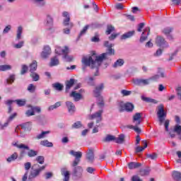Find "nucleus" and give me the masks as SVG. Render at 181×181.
I'll return each mask as SVG.
<instances>
[{"instance_id": "obj_13", "label": "nucleus", "mask_w": 181, "mask_h": 181, "mask_svg": "<svg viewBox=\"0 0 181 181\" xmlns=\"http://www.w3.org/2000/svg\"><path fill=\"white\" fill-rule=\"evenodd\" d=\"M52 54V49L48 45L44 47V49L41 53L42 59H47Z\"/></svg>"}, {"instance_id": "obj_57", "label": "nucleus", "mask_w": 181, "mask_h": 181, "mask_svg": "<svg viewBox=\"0 0 181 181\" xmlns=\"http://www.w3.org/2000/svg\"><path fill=\"white\" fill-rule=\"evenodd\" d=\"M16 112L11 115L7 119L8 122H11V121H13V119L16 117Z\"/></svg>"}, {"instance_id": "obj_51", "label": "nucleus", "mask_w": 181, "mask_h": 181, "mask_svg": "<svg viewBox=\"0 0 181 181\" xmlns=\"http://www.w3.org/2000/svg\"><path fill=\"white\" fill-rule=\"evenodd\" d=\"M15 81V75H11L9 78L7 79L8 84H12Z\"/></svg>"}, {"instance_id": "obj_64", "label": "nucleus", "mask_w": 181, "mask_h": 181, "mask_svg": "<svg viewBox=\"0 0 181 181\" xmlns=\"http://www.w3.org/2000/svg\"><path fill=\"white\" fill-rule=\"evenodd\" d=\"M132 181H142V180L138 175H134L132 177Z\"/></svg>"}, {"instance_id": "obj_47", "label": "nucleus", "mask_w": 181, "mask_h": 181, "mask_svg": "<svg viewBox=\"0 0 181 181\" xmlns=\"http://www.w3.org/2000/svg\"><path fill=\"white\" fill-rule=\"evenodd\" d=\"M63 59H64L66 62H72L73 56H69V54H64Z\"/></svg>"}, {"instance_id": "obj_7", "label": "nucleus", "mask_w": 181, "mask_h": 181, "mask_svg": "<svg viewBox=\"0 0 181 181\" xmlns=\"http://www.w3.org/2000/svg\"><path fill=\"white\" fill-rule=\"evenodd\" d=\"M118 110L119 112H124V111H127V112H132L134 111V104L131 103H124V102H119L117 103Z\"/></svg>"}, {"instance_id": "obj_60", "label": "nucleus", "mask_w": 181, "mask_h": 181, "mask_svg": "<svg viewBox=\"0 0 181 181\" xmlns=\"http://www.w3.org/2000/svg\"><path fill=\"white\" fill-rule=\"evenodd\" d=\"M28 71V66L26 65H22V69H21V74H25Z\"/></svg>"}, {"instance_id": "obj_1", "label": "nucleus", "mask_w": 181, "mask_h": 181, "mask_svg": "<svg viewBox=\"0 0 181 181\" xmlns=\"http://www.w3.org/2000/svg\"><path fill=\"white\" fill-rule=\"evenodd\" d=\"M105 46L108 48V52L103 53L99 56L93 54L92 56H85L82 58V63L84 66L90 67L91 69L97 68L96 71H98V67L101 66L103 60L108 56V54H112V44H110L108 41L105 42Z\"/></svg>"}, {"instance_id": "obj_27", "label": "nucleus", "mask_w": 181, "mask_h": 181, "mask_svg": "<svg viewBox=\"0 0 181 181\" xmlns=\"http://www.w3.org/2000/svg\"><path fill=\"white\" fill-rule=\"evenodd\" d=\"M37 69V62L33 61V63L30 64V73H35Z\"/></svg>"}, {"instance_id": "obj_26", "label": "nucleus", "mask_w": 181, "mask_h": 181, "mask_svg": "<svg viewBox=\"0 0 181 181\" xmlns=\"http://www.w3.org/2000/svg\"><path fill=\"white\" fill-rule=\"evenodd\" d=\"M74 86V79H70L66 83V92L69 93V90L71 88Z\"/></svg>"}, {"instance_id": "obj_25", "label": "nucleus", "mask_w": 181, "mask_h": 181, "mask_svg": "<svg viewBox=\"0 0 181 181\" xmlns=\"http://www.w3.org/2000/svg\"><path fill=\"white\" fill-rule=\"evenodd\" d=\"M70 155L75 157V159H81V156H83V153L81 151H74V150H71L69 152Z\"/></svg>"}, {"instance_id": "obj_31", "label": "nucleus", "mask_w": 181, "mask_h": 181, "mask_svg": "<svg viewBox=\"0 0 181 181\" xmlns=\"http://www.w3.org/2000/svg\"><path fill=\"white\" fill-rule=\"evenodd\" d=\"M57 64H59V58H57V57H54L51 59L49 66L53 67L54 66H57Z\"/></svg>"}, {"instance_id": "obj_41", "label": "nucleus", "mask_w": 181, "mask_h": 181, "mask_svg": "<svg viewBox=\"0 0 181 181\" xmlns=\"http://www.w3.org/2000/svg\"><path fill=\"white\" fill-rule=\"evenodd\" d=\"M48 134H50V132L46 131L42 132L41 134L37 135V139H42V138H46V135H48Z\"/></svg>"}, {"instance_id": "obj_19", "label": "nucleus", "mask_w": 181, "mask_h": 181, "mask_svg": "<svg viewBox=\"0 0 181 181\" xmlns=\"http://www.w3.org/2000/svg\"><path fill=\"white\" fill-rule=\"evenodd\" d=\"M135 35V30L129 31L123 34L120 39L121 40H125L127 39H129V37H132Z\"/></svg>"}, {"instance_id": "obj_38", "label": "nucleus", "mask_w": 181, "mask_h": 181, "mask_svg": "<svg viewBox=\"0 0 181 181\" xmlns=\"http://www.w3.org/2000/svg\"><path fill=\"white\" fill-rule=\"evenodd\" d=\"M146 156L148 159H151V160H155V159H157V158H158V153H149V154L147 153L146 155Z\"/></svg>"}, {"instance_id": "obj_40", "label": "nucleus", "mask_w": 181, "mask_h": 181, "mask_svg": "<svg viewBox=\"0 0 181 181\" xmlns=\"http://www.w3.org/2000/svg\"><path fill=\"white\" fill-rule=\"evenodd\" d=\"M150 172H151V170L149 168L141 169L140 170V175L141 176H148Z\"/></svg>"}, {"instance_id": "obj_17", "label": "nucleus", "mask_w": 181, "mask_h": 181, "mask_svg": "<svg viewBox=\"0 0 181 181\" xmlns=\"http://www.w3.org/2000/svg\"><path fill=\"white\" fill-rule=\"evenodd\" d=\"M66 105L67 107L69 114H74V112H76V106L72 102L66 101Z\"/></svg>"}, {"instance_id": "obj_30", "label": "nucleus", "mask_w": 181, "mask_h": 181, "mask_svg": "<svg viewBox=\"0 0 181 181\" xmlns=\"http://www.w3.org/2000/svg\"><path fill=\"white\" fill-rule=\"evenodd\" d=\"M42 146H46L47 148H53V143L48 141L47 140H42L40 141Z\"/></svg>"}, {"instance_id": "obj_46", "label": "nucleus", "mask_w": 181, "mask_h": 181, "mask_svg": "<svg viewBox=\"0 0 181 181\" xmlns=\"http://www.w3.org/2000/svg\"><path fill=\"white\" fill-rule=\"evenodd\" d=\"M144 101H146V103H153V104H158V100L149 98H143Z\"/></svg>"}, {"instance_id": "obj_56", "label": "nucleus", "mask_w": 181, "mask_h": 181, "mask_svg": "<svg viewBox=\"0 0 181 181\" xmlns=\"http://www.w3.org/2000/svg\"><path fill=\"white\" fill-rule=\"evenodd\" d=\"M162 53H163V49H158L156 52V53H154V56H155L156 57H159V56H161Z\"/></svg>"}, {"instance_id": "obj_5", "label": "nucleus", "mask_w": 181, "mask_h": 181, "mask_svg": "<svg viewBox=\"0 0 181 181\" xmlns=\"http://www.w3.org/2000/svg\"><path fill=\"white\" fill-rule=\"evenodd\" d=\"M103 88L104 84L100 83L96 86L95 89L93 90L95 97H96L98 100V104L99 107H104V100H103V97L100 95Z\"/></svg>"}, {"instance_id": "obj_49", "label": "nucleus", "mask_w": 181, "mask_h": 181, "mask_svg": "<svg viewBox=\"0 0 181 181\" xmlns=\"http://www.w3.org/2000/svg\"><path fill=\"white\" fill-rule=\"evenodd\" d=\"M33 81H38L40 77H39V74L35 73V72H33L31 73L30 74Z\"/></svg>"}, {"instance_id": "obj_39", "label": "nucleus", "mask_w": 181, "mask_h": 181, "mask_svg": "<svg viewBox=\"0 0 181 181\" xmlns=\"http://www.w3.org/2000/svg\"><path fill=\"white\" fill-rule=\"evenodd\" d=\"M22 32H23V28L22 26H19L17 30V40H20L21 37H22Z\"/></svg>"}, {"instance_id": "obj_34", "label": "nucleus", "mask_w": 181, "mask_h": 181, "mask_svg": "<svg viewBox=\"0 0 181 181\" xmlns=\"http://www.w3.org/2000/svg\"><path fill=\"white\" fill-rule=\"evenodd\" d=\"M62 105V102H57L54 105H50L48 107V111H53V110H56V108H59Z\"/></svg>"}, {"instance_id": "obj_8", "label": "nucleus", "mask_w": 181, "mask_h": 181, "mask_svg": "<svg viewBox=\"0 0 181 181\" xmlns=\"http://www.w3.org/2000/svg\"><path fill=\"white\" fill-rule=\"evenodd\" d=\"M45 169H46V165H42L38 169H33V168H32L30 175L28 177V180H31V179H35V177H37V176L40 175V172H42V170H45Z\"/></svg>"}, {"instance_id": "obj_61", "label": "nucleus", "mask_w": 181, "mask_h": 181, "mask_svg": "<svg viewBox=\"0 0 181 181\" xmlns=\"http://www.w3.org/2000/svg\"><path fill=\"white\" fill-rule=\"evenodd\" d=\"M34 112H37L38 114L41 112L42 109L39 106L33 107Z\"/></svg>"}, {"instance_id": "obj_22", "label": "nucleus", "mask_w": 181, "mask_h": 181, "mask_svg": "<svg viewBox=\"0 0 181 181\" xmlns=\"http://www.w3.org/2000/svg\"><path fill=\"white\" fill-rule=\"evenodd\" d=\"M114 141L116 142V144H123L125 142V135L123 134L119 135L118 137H114Z\"/></svg>"}, {"instance_id": "obj_18", "label": "nucleus", "mask_w": 181, "mask_h": 181, "mask_svg": "<svg viewBox=\"0 0 181 181\" xmlns=\"http://www.w3.org/2000/svg\"><path fill=\"white\" fill-rule=\"evenodd\" d=\"M61 172L62 176H64V181L70 180V173L67 170L66 168H62Z\"/></svg>"}, {"instance_id": "obj_24", "label": "nucleus", "mask_w": 181, "mask_h": 181, "mask_svg": "<svg viewBox=\"0 0 181 181\" xmlns=\"http://www.w3.org/2000/svg\"><path fill=\"white\" fill-rule=\"evenodd\" d=\"M70 97H72L74 101H80V100H81V94L76 91H72L70 94Z\"/></svg>"}, {"instance_id": "obj_12", "label": "nucleus", "mask_w": 181, "mask_h": 181, "mask_svg": "<svg viewBox=\"0 0 181 181\" xmlns=\"http://www.w3.org/2000/svg\"><path fill=\"white\" fill-rule=\"evenodd\" d=\"M55 53L56 54H69V47L65 46L64 48H61L59 46H56L55 48Z\"/></svg>"}, {"instance_id": "obj_29", "label": "nucleus", "mask_w": 181, "mask_h": 181, "mask_svg": "<svg viewBox=\"0 0 181 181\" xmlns=\"http://www.w3.org/2000/svg\"><path fill=\"white\" fill-rule=\"evenodd\" d=\"M13 145L14 146H16V148H18V149H25L26 151H30V149L29 148V146H28L23 144H18V143H14V144H13Z\"/></svg>"}, {"instance_id": "obj_2", "label": "nucleus", "mask_w": 181, "mask_h": 181, "mask_svg": "<svg viewBox=\"0 0 181 181\" xmlns=\"http://www.w3.org/2000/svg\"><path fill=\"white\" fill-rule=\"evenodd\" d=\"M169 119H166L165 121L164 125L166 132H168L172 139L176 137L177 134V135L178 136L177 139L181 141V126L180 124H175L173 127H170L169 129Z\"/></svg>"}, {"instance_id": "obj_62", "label": "nucleus", "mask_w": 181, "mask_h": 181, "mask_svg": "<svg viewBox=\"0 0 181 181\" xmlns=\"http://www.w3.org/2000/svg\"><path fill=\"white\" fill-rule=\"evenodd\" d=\"M28 90L30 91V93H33L35 90V86H33V84H30L28 86Z\"/></svg>"}, {"instance_id": "obj_16", "label": "nucleus", "mask_w": 181, "mask_h": 181, "mask_svg": "<svg viewBox=\"0 0 181 181\" xmlns=\"http://www.w3.org/2000/svg\"><path fill=\"white\" fill-rule=\"evenodd\" d=\"M24 168H25V170H26V172L23 177L22 181L28 180V171L29 170V169H30V168H32V163H30V162L25 163Z\"/></svg>"}, {"instance_id": "obj_20", "label": "nucleus", "mask_w": 181, "mask_h": 181, "mask_svg": "<svg viewBox=\"0 0 181 181\" xmlns=\"http://www.w3.org/2000/svg\"><path fill=\"white\" fill-rule=\"evenodd\" d=\"M141 166H142L141 163L130 162L128 163V168L130 170H132V169H138V168H141Z\"/></svg>"}, {"instance_id": "obj_54", "label": "nucleus", "mask_w": 181, "mask_h": 181, "mask_svg": "<svg viewBox=\"0 0 181 181\" xmlns=\"http://www.w3.org/2000/svg\"><path fill=\"white\" fill-rule=\"evenodd\" d=\"M115 9H117L118 11H122L124 9V5L121 3H117L115 4Z\"/></svg>"}, {"instance_id": "obj_43", "label": "nucleus", "mask_w": 181, "mask_h": 181, "mask_svg": "<svg viewBox=\"0 0 181 181\" xmlns=\"http://www.w3.org/2000/svg\"><path fill=\"white\" fill-rule=\"evenodd\" d=\"M111 141H114V136L107 134L106 137L103 139V142H111Z\"/></svg>"}, {"instance_id": "obj_42", "label": "nucleus", "mask_w": 181, "mask_h": 181, "mask_svg": "<svg viewBox=\"0 0 181 181\" xmlns=\"http://www.w3.org/2000/svg\"><path fill=\"white\" fill-rule=\"evenodd\" d=\"M12 69V66L11 65H1L0 66V71H6V70H11Z\"/></svg>"}, {"instance_id": "obj_14", "label": "nucleus", "mask_w": 181, "mask_h": 181, "mask_svg": "<svg viewBox=\"0 0 181 181\" xmlns=\"http://www.w3.org/2000/svg\"><path fill=\"white\" fill-rule=\"evenodd\" d=\"M150 33H151V28L149 27L146 28V29L142 33L141 36L140 37L141 43H144V42H145V40L148 39V36H149Z\"/></svg>"}, {"instance_id": "obj_33", "label": "nucleus", "mask_w": 181, "mask_h": 181, "mask_svg": "<svg viewBox=\"0 0 181 181\" xmlns=\"http://www.w3.org/2000/svg\"><path fill=\"white\" fill-rule=\"evenodd\" d=\"M16 159H18V153H14L10 157H8L6 159V160L9 163H11V162H13V160H16Z\"/></svg>"}, {"instance_id": "obj_11", "label": "nucleus", "mask_w": 181, "mask_h": 181, "mask_svg": "<svg viewBox=\"0 0 181 181\" xmlns=\"http://www.w3.org/2000/svg\"><path fill=\"white\" fill-rule=\"evenodd\" d=\"M150 79L136 78L133 80L134 84L136 86H148L149 84Z\"/></svg>"}, {"instance_id": "obj_53", "label": "nucleus", "mask_w": 181, "mask_h": 181, "mask_svg": "<svg viewBox=\"0 0 181 181\" xmlns=\"http://www.w3.org/2000/svg\"><path fill=\"white\" fill-rule=\"evenodd\" d=\"M121 93L124 96H128V95H131V94H132V92L131 90H122Z\"/></svg>"}, {"instance_id": "obj_23", "label": "nucleus", "mask_w": 181, "mask_h": 181, "mask_svg": "<svg viewBox=\"0 0 181 181\" xmlns=\"http://www.w3.org/2000/svg\"><path fill=\"white\" fill-rule=\"evenodd\" d=\"M83 173V168L81 166H77L74 168L73 175L74 176H81V173Z\"/></svg>"}, {"instance_id": "obj_21", "label": "nucleus", "mask_w": 181, "mask_h": 181, "mask_svg": "<svg viewBox=\"0 0 181 181\" xmlns=\"http://www.w3.org/2000/svg\"><path fill=\"white\" fill-rule=\"evenodd\" d=\"M172 177L174 181H181V173L176 170L173 171Z\"/></svg>"}, {"instance_id": "obj_3", "label": "nucleus", "mask_w": 181, "mask_h": 181, "mask_svg": "<svg viewBox=\"0 0 181 181\" xmlns=\"http://www.w3.org/2000/svg\"><path fill=\"white\" fill-rule=\"evenodd\" d=\"M141 118H142V115L139 112H136L133 116V122L134 124V126H130L129 128L131 129H134L135 132L137 134H141V129L138 127L139 125H141V122H142V120H141Z\"/></svg>"}, {"instance_id": "obj_44", "label": "nucleus", "mask_w": 181, "mask_h": 181, "mask_svg": "<svg viewBox=\"0 0 181 181\" xmlns=\"http://www.w3.org/2000/svg\"><path fill=\"white\" fill-rule=\"evenodd\" d=\"M35 160H37V163H40V165H43L45 163V157L42 156H38Z\"/></svg>"}, {"instance_id": "obj_45", "label": "nucleus", "mask_w": 181, "mask_h": 181, "mask_svg": "<svg viewBox=\"0 0 181 181\" xmlns=\"http://www.w3.org/2000/svg\"><path fill=\"white\" fill-rule=\"evenodd\" d=\"M37 151L34 150H30L28 152V156H29V158H33L35 156H37Z\"/></svg>"}, {"instance_id": "obj_37", "label": "nucleus", "mask_w": 181, "mask_h": 181, "mask_svg": "<svg viewBox=\"0 0 181 181\" xmlns=\"http://www.w3.org/2000/svg\"><path fill=\"white\" fill-rule=\"evenodd\" d=\"M15 103H16L18 107H23V105H26V100L25 99L16 100Z\"/></svg>"}, {"instance_id": "obj_15", "label": "nucleus", "mask_w": 181, "mask_h": 181, "mask_svg": "<svg viewBox=\"0 0 181 181\" xmlns=\"http://www.w3.org/2000/svg\"><path fill=\"white\" fill-rule=\"evenodd\" d=\"M86 159L89 163L94 162V151L93 149H89L86 152Z\"/></svg>"}, {"instance_id": "obj_9", "label": "nucleus", "mask_w": 181, "mask_h": 181, "mask_svg": "<svg viewBox=\"0 0 181 181\" xmlns=\"http://www.w3.org/2000/svg\"><path fill=\"white\" fill-rule=\"evenodd\" d=\"M156 44L159 47H163V49H166L169 47V44L165 40V38H163L161 36H158L156 39Z\"/></svg>"}, {"instance_id": "obj_48", "label": "nucleus", "mask_w": 181, "mask_h": 181, "mask_svg": "<svg viewBox=\"0 0 181 181\" xmlns=\"http://www.w3.org/2000/svg\"><path fill=\"white\" fill-rule=\"evenodd\" d=\"M90 27V25H86L83 30L81 31L80 34H79V37H81V36H83V35H86V33L87 32V30H88V28Z\"/></svg>"}, {"instance_id": "obj_10", "label": "nucleus", "mask_w": 181, "mask_h": 181, "mask_svg": "<svg viewBox=\"0 0 181 181\" xmlns=\"http://www.w3.org/2000/svg\"><path fill=\"white\" fill-rule=\"evenodd\" d=\"M103 115V110H100L98 112H96L95 114L91 115L88 117V119H96V122L98 124V122H100V121L103 119L101 117V115Z\"/></svg>"}, {"instance_id": "obj_35", "label": "nucleus", "mask_w": 181, "mask_h": 181, "mask_svg": "<svg viewBox=\"0 0 181 181\" xmlns=\"http://www.w3.org/2000/svg\"><path fill=\"white\" fill-rule=\"evenodd\" d=\"M171 32H173V28L172 27H166L163 30V33L165 35V36L170 35Z\"/></svg>"}, {"instance_id": "obj_50", "label": "nucleus", "mask_w": 181, "mask_h": 181, "mask_svg": "<svg viewBox=\"0 0 181 181\" xmlns=\"http://www.w3.org/2000/svg\"><path fill=\"white\" fill-rule=\"evenodd\" d=\"M25 115H27V117H32V115H35V112L33 110V107H31L30 110H28L25 112Z\"/></svg>"}, {"instance_id": "obj_63", "label": "nucleus", "mask_w": 181, "mask_h": 181, "mask_svg": "<svg viewBox=\"0 0 181 181\" xmlns=\"http://www.w3.org/2000/svg\"><path fill=\"white\" fill-rule=\"evenodd\" d=\"M9 122L8 120H6V122H5L4 124H0V129H5L8 125H9Z\"/></svg>"}, {"instance_id": "obj_4", "label": "nucleus", "mask_w": 181, "mask_h": 181, "mask_svg": "<svg viewBox=\"0 0 181 181\" xmlns=\"http://www.w3.org/2000/svg\"><path fill=\"white\" fill-rule=\"evenodd\" d=\"M166 115H168V113L165 111V106L162 104L157 106V118L160 125H162L165 122Z\"/></svg>"}, {"instance_id": "obj_6", "label": "nucleus", "mask_w": 181, "mask_h": 181, "mask_svg": "<svg viewBox=\"0 0 181 181\" xmlns=\"http://www.w3.org/2000/svg\"><path fill=\"white\" fill-rule=\"evenodd\" d=\"M63 16L65 18L64 20V25L68 26V28L64 29L63 32L65 35H69L70 30L74 26L73 23H70V16L69 15V12L64 11L63 13Z\"/></svg>"}, {"instance_id": "obj_55", "label": "nucleus", "mask_w": 181, "mask_h": 181, "mask_svg": "<svg viewBox=\"0 0 181 181\" xmlns=\"http://www.w3.org/2000/svg\"><path fill=\"white\" fill-rule=\"evenodd\" d=\"M112 30H114V28L112 27V25H108L107 29L106 30V35H110L111 32H112Z\"/></svg>"}, {"instance_id": "obj_32", "label": "nucleus", "mask_w": 181, "mask_h": 181, "mask_svg": "<svg viewBox=\"0 0 181 181\" xmlns=\"http://www.w3.org/2000/svg\"><path fill=\"white\" fill-rule=\"evenodd\" d=\"M20 127L22 128V129H31L32 122H28L23 123L21 125H20Z\"/></svg>"}, {"instance_id": "obj_36", "label": "nucleus", "mask_w": 181, "mask_h": 181, "mask_svg": "<svg viewBox=\"0 0 181 181\" xmlns=\"http://www.w3.org/2000/svg\"><path fill=\"white\" fill-rule=\"evenodd\" d=\"M52 87L57 91H62V90H63V85H62L60 83H53Z\"/></svg>"}, {"instance_id": "obj_28", "label": "nucleus", "mask_w": 181, "mask_h": 181, "mask_svg": "<svg viewBox=\"0 0 181 181\" xmlns=\"http://www.w3.org/2000/svg\"><path fill=\"white\" fill-rule=\"evenodd\" d=\"M125 63V61H124L123 59H119L114 63V67H122Z\"/></svg>"}, {"instance_id": "obj_58", "label": "nucleus", "mask_w": 181, "mask_h": 181, "mask_svg": "<svg viewBox=\"0 0 181 181\" xmlns=\"http://www.w3.org/2000/svg\"><path fill=\"white\" fill-rule=\"evenodd\" d=\"M23 43H24L23 41H21L18 44L14 45V47L16 49H21V47H23Z\"/></svg>"}, {"instance_id": "obj_59", "label": "nucleus", "mask_w": 181, "mask_h": 181, "mask_svg": "<svg viewBox=\"0 0 181 181\" xmlns=\"http://www.w3.org/2000/svg\"><path fill=\"white\" fill-rule=\"evenodd\" d=\"M78 163H80V159H75L72 164H71V166L73 168H77V165H78Z\"/></svg>"}, {"instance_id": "obj_52", "label": "nucleus", "mask_w": 181, "mask_h": 181, "mask_svg": "<svg viewBox=\"0 0 181 181\" xmlns=\"http://www.w3.org/2000/svg\"><path fill=\"white\" fill-rule=\"evenodd\" d=\"M81 122H76L72 125V128H75L76 129H78V128H81Z\"/></svg>"}]
</instances>
